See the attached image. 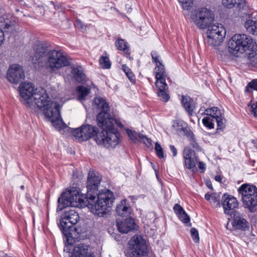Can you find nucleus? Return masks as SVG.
<instances>
[{
	"label": "nucleus",
	"instance_id": "obj_55",
	"mask_svg": "<svg viewBox=\"0 0 257 257\" xmlns=\"http://www.w3.org/2000/svg\"><path fill=\"white\" fill-rule=\"evenodd\" d=\"M215 180L216 181H218V182H220L221 181V177L219 175H217L215 177Z\"/></svg>",
	"mask_w": 257,
	"mask_h": 257
},
{
	"label": "nucleus",
	"instance_id": "obj_50",
	"mask_svg": "<svg viewBox=\"0 0 257 257\" xmlns=\"http://www.w3.org/2000/svg\"><path fill=\"white\" fill-rule=\"evenodd\" d=\"M122 68L125 74L128 73L131 71L130 69L126 65H123Z\"/></svg>",
	"mask_w": 257,
	"mask_h": 257
},
{
	"label": "nucleus",
	"instance_id": "obj_7",
	"mask_svg": "<svg viewBox=\"0 0 257 257\" xmlns=\"http://www.w3.org/2000/svg\"><path fill=\"white\" fill-rule=\"evenodd\" d=\"M241 195L243 205L251 209L257 205V188L253 185L243 184L238 189Z\"/></svg>",
	"mask_w": 257,
	"mask_h": 257
},
{
	"label": "nucleus",
	"instance_id": "obj_51",
	"mask_svg": "<svg viewBox=\"0 0 257 257\" xmlns=\"http://www.w3.org/2000/svg\"><path fill=\"white\" fill-rule=\"evenodd\" d=\"M71 247H72V245L70 243V244L69 243L65 247L64 250L65 251L69 252L71 249Z\"/></svg>",
	"mask_w": 257,
	"mask_h": 257
},
{
	"label": "nucleus",
	"instance_id": "obj_57",
	"mask_svg": "<svg viewBox=\"0 0 257 257\" xmlns=\"http://www.w3.org/2000/svg\"><path fill=\"white\" fill-rule=\"evenodd\" d=\"M49 4H50V6H53V7H55V6H54V3H53V2H50Z\"/></svg>",
	"mask_w": 257,
	"mask_h": 257
},
{
	"label": "nucleus",
	"instance_id": "obj_17",
	"mask_svg": "<svg viewBox=\"0 0 257 257\" xmlns=\"http://www.w3.org/2000/svg\"><path fill=\"white\" fill-rule=\"evenodd\" d=\"M183 157L185 165L187 169L192 171L196 169V164L198 158L194 151L187 148L185 149L183 151Z\"/></svg>",
	"mask_w": 257,
	"mask_h": 257
},
{
	"label": "nucleus",
	"instance_id": "obj_54",
	"mask_svg": "<svg viewBox=\"0 0 257 257\" xmlns=\"http://www.w3.org/2000/svg\"><path fill=\"white\" fill-rule=\"evenodd\" d=\"M199 168L201 170H204L205 164L202 162H199Z\"/></svg>",
	"mask_w": 257,
	"mask_h": 257
},
{
	"label": "nucleus",
	"instance_id": "obj_49",
	"mask_svg": "<svg viewBox=\"0 0 257 257\" xmlns=\"http://www.w3.org/2000/svg\"><path fill=\"white\" fill-rule=\"evenodd\" d=\"M170 149L171 151L173 152V156H176L177 155V150L175 148V147L173 145H171L170 146Z\"/></svg>",
	"mask_w": 257,
	"mask_h": 257
},
{
	"label": "nucleus",
	"instance_id": "obj_56",
	"mask_svg": "<svg viewBox=\"0 0 257 257\" xmlns=\"http://www.w3.org/2000/svg\"><path fill=\"white\" fill-rule=\"evenodd\" d=\"M206 185L208 188H210L211 189H212V186L210 182H207L206 183Z\"/></svg>",
	"mask_w": 257,
	"mask_h": 257
},
{
	"label": "nucleus",
	"instance_id": "obj_44",
	"mask_svg": "<svg viewBox=\"0 0 257 257\" xmlns=\"http://www.w3.org/2000/svg\"><path fill=\"white\" fill-rule=\"evenodd\" d=\"M251 111L253 115L257 117V101L253 103L251 105Z\"/></svg>",
	"mask_w": 257,
	"mask_h": 257
},
{
	"label": "nucleus",
	"instance_id": "obj_35",
	"mask_svg": "<svg viewBox=\"0 0 257 257\" xmlns=\"http://www.w3.org/2000/svg\"><path fill=\"white\" fill-rule=\"evenodd\" d=\"M184 10H189L193 5L194 0H178Z\"/></svg>",
	"mask_w": 257,
	"mask_h": 257
},
{
	"label": "nucleus",
	"instance_id": "obj_32",
	"mask_svg": "<svg viewBox=\"0 0 257 257\" xmlns=\"http://www.w3.org/2000/svg\"><path fill=\"white\" fill-rule=\"evenodd\" d=\"M215 121L217 123V130H222L225 127L226 120L221 114L215 118Z\"/></svg>",
	"mask_w": 257,
	"mask_h": 257
},
{
	"label": "nucleus",
	"instance_id": "obj_25",
	"mask_svg": "<svg viewBox=\"0 0 257 257\" xmlns=\"http://www.w3.org/2000/svg\"><path fill=\"white\" fill-rule=\"evenodd\" d=\"M158 88V96L160 100L167 102L170 98V96L168 92V87L166 83H162L160 86H156Z\"/></svg>",
	"mask_w": 257,
	"mask_h": 257
},
{
	"label": "nucleus",
	"instance_id": "obj_4",
	"mask_svg": "<svg viewBox=\"0 0 257 257\" xmlns=\"http://www.w3.org/2000/svg\"><path fill=\"white\" fill-rule=\"evenodd\" d=\"M103 114H100L98 116V126L102 130L98 132L94 140L100 146L108 149L115 148L121 142L120 135L116 129L114 128L113 120L107 119L104 122L102 117Z\"/></svg>",
	"mask_w": 257,
	"mask_h": 257
},
{
	"label": "nucleus",
	"instance_id": "obj_5",
	"mask_svg": "<svg viewBox=\"0 0 257 257\" xmlns=\"http://www.w3.org/2000/svg\"><path fill=\"white\" fill-rule=\"evenodd\" d=\"M253 40L250 36L244 34H235L228 42V50L231 55L239 57L251 48Z\"/></svg>",
	"mask_w": 257,
	"mask_h": 257
},
{
	"label": "nucleus",
	"instance_id": "obj_23",
	"mask_svg": "<svg viewBox=\"0 0 257 257\" xmlns=\"http://www.w3.org/2000/svg\"><path fill=\"white\" fill-rule=\"evenodd\" d=\"M132 209L126 205V200H122L115 208L116 213L121 216H127L131 213Z\"/></svg>",
	"mask_w": 257,
	"mask_h": 257
},
{
	"label": "nucleus",
	"instance_id": "obj_24",
	"mask_svg": "<svg viewBox=\"0 0 257 257\" xmlns=\"http://www.w3.org/2000/svg\"><path fill=\"white\" fill-rule=\"evenodd\" d=\"M181 102L189 114L192 115L195 108V104L194 101L189 96H182Z\"/></svg>",
	"mask_w": 257,
	"mask_h": 257
},
{
	"label": "nucleus",
	"instance_id": "obj_33",
	"mask_svg": "<svg viewBox=\"0 0 257 257\" xmlns=\"http://www.w3.org/2000/svg\"><path fill=\"white\" fill-rule=\"evenodd\" d=\"M211 205L214 208L220 206L219 194H212V198L209 201Z\"/></svg>",
	"mask_w": 257,
	"mask_h": 257
},
{
	"label": "nucleus",
	"instance_id": "obj_30",
	"mask_svg": "<svg viewBox=\"0 0 257 257\" xmlns=\"http://www.w3.org/2000/svg\"><path fill=\"white\" fill-rule=\"evenodd\" d=\"M126 44V42L121 39H118L115 42V46L117 49L123 51L124 53L128 54V49Z\"/></svg>",
	"mask_w": 257,
	"mask_h": 257
},
{
	"label": "nucleus",
	"instance_id": "obj_53",
	"mask_svg": "<svg viewBox=\"0 0 257 257\" xmlns=\"http://www.w3.org/2000/svg\"><path fill=\"white\" fill-rule=\"evenodd\" d=\"M212 196V194L210 195L208 193H206L205 195V198L208 200V201H210Z\"/></svg>",
	"mask_w": 257,
	"mask_h": 257
},
{
	"label": "nucleus",
	"instance_id": "obj_13",
	"mask_svg": "<svg viewBox=\"0 0 257 257\" xmlns=\"http://www.w3.org/2000/svg\"><path fill=\"white\" fill-rule=\"evenodd\" d=\"M25 77L22 67L17 64L12 65L7 72L8 80L13 83L18 84L22 82Z\"/></svg>",
	"mask_w": 257,
	"mask_h": 257
},
{
	"label": "nucleus",
	"instance_id": "obj_41",
	"mask_svg": "<svg viewBox=\"0 0 257 257\" xmlns=\"http://www.w3.org/2000/svg\"><path fill=\"white\" fill-rule=\"evenodd\" d=\"M152 57L154 62L156 63V66L159 65V63H162L159 60V56L156 52L153 51L151 53Z\"/></svg>",
	"mask_w": 257,
	"mask_h": 257
},
{
	"label": "nucleus",
	"instance_id": "obj_34",
	"mask_svg": "<svg viewBox=\"0 0 257 257\" xmlns=\"http://www.w3.org/2000/svg\"><path fill=\"white\" fill-rule=\"evenodd\" d=\"M99 63L102 68L108 69L111 66V63L107 57L101 56L99 59Z\"/></svg>",
	"mask_w": 257,
	"mask_h": 257
},
{
	"label": "nucleus",
	"instance_id": "obj_19",
	"mask_svg": "<svg viewBox=\"0 0 257 257\" xmlns=\"http://www.w3.org/2000/svg\"><path fill=\"white\" fill-rule=\"evenodd\" d=\"M116 226L120 232L125 233L134 229L136 224L134 220L132 218L129 217L121 220H117Z\"/></svg>",
	"mask_w": 257,
	"mask_h": 257
},
{
	"label": "nucleus",
	"instance_id": "obj_14",
	"mask_svg": "<svg viewBox=\"0 0 257 257\" xmlns=\"http://www.w3.org/2000/svg\"><path fill=\"white\" fill-rule=\"evenodd\" d=\"M221 204L225 214L231 215L234 210L238 205V203L234 197L227 194H224L222 197Z\"/></svg>",
	"mask_w": 257,
	"mask_h": 257
},
{
	"label": "nucleus",
	"instance_id": "obj_28",
	"mask_svg": "<svg viewBox=\"0 0 257 257\" xmlns=\"http://www.w3.org/2000/svg\"><path fill=\"white\" fill-rule=\"evenodd\" d=\"M90 89L80 85L77 88V99L82 101L84 100L86 96L90 93Z\"/></svg>",
	"mask_w": 257,
	"mask_h": 257
},
{
	"label": "nucleus",
	"instance_id": "obj_22",
	"mask_svg": "<svg viewBox=\"0 0 257 257\" xmlns=\"http://www.w3.org/2000/svg\"><path fill=\"white\" fill-rule=\"evenodd\" d=\"M222 3L224 7L228 9L236 6L239 11L243 9L246 6L245 0H222Z\"/></svg>",
	"mask_w": 257,
	"mask_h": 257
},
{
	"label": "nucleus",
	"instance_id": "obj_18",
	"mask_svg": "<svg viewBox=\"0 0 257 257\" xmlns=\"http://www.w3.org/2000/svg\"><path fill=\"white\" fill-rule=\"evenodd\" d=\"M173 128L179 135H185L194 139V134L191 132L187 123L182 120H176L173 121Z\"/></svg>",
	"mask_w": 257,
	"mask_h": 257
},
{
	"label": "nucleus",
	"instance_id": "obj_6",
	"mask_svg": "<svg viewBox=\"0 0 257 257\" xmlns=\"http://www.w3.org/2000/svg\"><path fill=\"white\" fill-rule=\"evenodd\" d=\"M191 20L197 28L203 30L213 24L214 21V15L210 10L201 8L192 13Z\"/></svg>",
	"mask_w": 257,
	"mask_h": 257
},
{
	"label": "nucleus",
	"instance_id": "obj_2",
	"mask_svg": "<svg viewBox=\"0 0 257 257\" xmlns=\"http://www.w3.org/2000/svg\"><path fill=\"white\" fill-rule=\"evenodd\" d=\"M32 61L39 67L45 66L51 72H56L70 64L66 54L60 51L50 50L46 44L42 42L35 44Z\"/></svg>",
	"mask_w": 257,
	"mask_h": 257
},
{
	"label": "nucleus",
	"instance_id": "obj_1",
	"mask_svg": "<svg viewBox=\"0 0 257 257\" xmlns=\"http://www.w3.org/2000/svg\"><path fill=\"white\" fill-rule=\"evenodd\" d=\"M101 179L100 176L90 171L87 177L86 195H80L76 187L70 188L63 192L58 198L57 210L60 211L68 206H81L85 199L88 202V208L94 214L102 216L107 214L113 205L114 198L113 193L108 190L97 193Z\"/></svg>",
	"mask_w": 257,
	"mask_h": 257
},
{
	"label": "nucleus",
	"instance_id": "obj_43",
	"mask_svg": "<svg viewBox=\"0 0 257 257\" xmlns=\"http://www.w3.org/2000/svg\"><path fill=\"white\" fill-rule=\"evenodd\" d=\"M75 26L77 28L82 30H85L86 29V27L83 25L82 22L79 20L76 21Z\"/></svg>",
	"mask_w": 257,
	"mask_h": 257
},
{
	"label": "nucleus",
	"instance_id": "obj_3",
	"mask_svg": "<svg viewBox=\"0 0 257 257\" xmlns=\"http://www.w3.org/2000/svg\"><path fill=\"white\" fill-rule=\"evenodd\" d=\"M31 98H32L33 105L30 108L34 109L37 107L42 109L45 117L55 127L66 126L60 117L59 104L51 101L44 89H36Z\"/></svg>",
	"mask_w": 257,
	"mask_h": 257
},
{
	"label": "nucleus",
	"instance_id": "obj_37",
	"mask_svg": "<svg viewBox=\"0 0 257 257\" xmlns=\"http://www.w3.org/2000/svg\"><path fill=\"white\" fill-rule=\"evenodd\" d=\"M250 89L257 91V79H253L250 82L247 84L245 91L250 92Z\"/></svg>",
	"mask_w": 257,
	"mask_h": 257
},
{
	"label": "nucleus",
	"instance_id": "obj_10",
	"mask_svg": "<svg viewBox=\"0 0 257 257\" xmlns=\"http://www.w3.org/2000/svg\"><path fill=\"white\" fill-rule=\"evenodd\" d=\"M128 257H142L147 252V246L141 236L135 235L129 241Z\"/></svg>",
	"mask_w": 257,
	"mask_h": 257
},
{
	"label": "nucleus",
	"instance_id": "obj_20",
	"mask_svg": "<svg viewBox=\"0 0 257 257\" xmlns=\"http://www.w3.org/2000/svg\"><path fill=\"white\" fill-rule=\"evenodd\" d=\"M233 227L237 229L245 230L248 228V223L239 214L235 212L231 222Z\"/></svg>",
	"mask_w": 257,
	"mask_h": 257
},
{
	"label": "nucleus",
	"instance_id": "obj_36",
	"mask_svg": "<svg viewBox=\"0 0 257 257\" xmlns=\"http://www.w3.org/2000/svg\"><path fill=\"white\" fill-rule=\"evenodd\" d=\"M155 150L156 151V154L158 156V157L160 158H164V152L163 151V149L159 143L156 142L155 143Z\"/></svg>",
	"mask_w": 257,
	"mask_h": 257
},
{
	"label": "nucleus",
	"instance_id": "obj_27",
	"mask_svg": "<svg viewBox=\"0 0 257 257\" xmlns=\"http://www.w3.org/2000/svg\"><path fill=\"white\" fill-rule=\"evenodd\" d=\"M246 31L253 35H257V21L252 20H247L244 23Z\"/></svg>",
	"mask_w": 257,
	"mask_h": 257
},
{
	"label": "nucleus",
	"instance_id": "obj_11",
	"mask_svg": "<svg viewBox=\"0 0 257 257\" xmlns=\"http://www.w3.org/2000/svg\"><path fill=\"white\" fill-rule=\"evenodd\" d=\"M79 220L78 213L74 210L66 211L60 221L59 227L62 233L67 237L70 234L69 229Z\"/></svg>",
	"mask_w": 257,
	"mask_h": 257
},
{
	"label": "nucleus",
	"instance_id": "obj_39",
	"mask_svg": "<svg viewBox=\"0 0 257 257\" xmlns=\"http://www.w3.org/2000/svg\"><path fill=\"white\" fill-rule=\"evenodd\" d=\"M178 216L184 223H187L190 222V217L186 214L185 211L182 212L180 214L178 215Z\"/></svg>",
	"mask_w": 257,
	"mask_h": 257
},
{
	"label": "nucleus",
	"instance_id": "obj_9",
	"mask_svg": "<svg viewBox=\"0 0 257 257\" xmlns=\"http://www.w3.org/2000/svg\"><path fill=\"white\" fill-rule=\"evenodd\" d=\"M64 124L66 126L56 128L60 130L62 129L70 130L75 139L79 141H86L93 137H96L98 134L97 132V128L91 125H82L77 128H71L68 127L65 123Z\"/></svg>",
	"mask_w": 257,
	"mask_h": 257
},
{
	"label": "nucleus",
	"instance_id": "obj_47",
	"mask_svg": "<svg viewBox=\"0 0 257 257\" xmlns=\"http://www.w3.org/2000/svg\"><path fill=\"white\" fill-rule=\"evenodd\" d=\"M5 39L4 37V32L1 29H0V46L2 45L3 42Z\"/></svg>",
	"mask_w": 257,
	"mask_h": 257
},
{
	"label": "nucleus",
	"instance_id": "obj_38",
	"mask_svg": "<svg viewBox=\"0 0 257 257\" xmlns=\"http://www.w3.org/2000/svg\"><path fill=\"white\" fill-rule=\"evenodd\" d=\"M191 235L192 239L195 242L199 243V236L197 230L195 228H192L190 230Z\"/></svg>",
	"mask_w": 257,
	"mask_h": 257
},
{
	"label": "nucleus",
	"instance_id": "obj_42",
	"mask_svg": "<svg viewBox=\"0 0 257 257\" xmlns=\"http://www.w3.org/2000/svg\"><path fill=\"white\" fill-rule=\"evenodd\" d=\"M173 209L177 215L180 214L182 212L184 211L183 208L178 204H176L174 206Z\"/></svg>",
	"mask_w": 257,
	"mask_h": 257
},
{
	"label": "nucleus",
	"instance_id": "obj_58",
	"mask_svg": "<svg viewBox=\"0 0 257 257\" xmlns=\"http://www.w3.org/2000/svg\"><path fill=\"white\" fill-rule=\"evenodd\" d=\"M21 188L22 189H24V186L23 185L21 186Z\"/></svg>",
	"mask_w": 257,
	"mask_h": 257
},
{
	"label": "nucleus",
	"instance_id": "obj_40",
	"mask_svg": "<svg viewBox=\"0 0 257 257\" xmlns=\"http://www.w3.org/2000/svg\"><path fill=\"white\" fill-rule=\"evenodd\" d=\"M212 117L215 118L221 114V111L217 107H213L211 108Z\"/></svg>",
	"mask_w": 257,
	"mask_h": 257
},
{
	"label": "nucleus",
	"instance_id": "obj_16",
	"mask_svg": "<svg viewBox=\"0 0 257 257\" xmlns=\"http://www.w3.org/2000/svg\"><path fill=\"white\" fill-rule=\"evenodd\" d=\"M94 105L97 108L101 109V112H100L97 116V124H98V116L100 114H103L104 115L102 117V119L104 121V122H107V119H110L111 120H113V118L108 113V111L109 110V107L108 103H107L105 100L100 97H96L94 100Z\"/></svg>",
	"mask_w": 257,
	"mask_h": 257
},
{
	"label": "nucleus",
	"instance_id": "obj_8",
	"mask_svg": "<svg viewBox=\"0 0 257 257\" xmlns=\"http://www.w3.org/2000/svg\"><path fill=\"white\" fill-rule=\"evenodd\" d=\"M206 32V42L211 46L219 45L226 35V30L221 24H211Z\"/></svg>",
	"mask_w": 257,
	"mask_h": 257
},
{
	"label": "nucleus",
	"instance_id": "obj_52",
	"mask_svg": "<svg viewBox=\"0 0 257 257\" xmlns=\"http://www.w3.org/2000/svg\"><path fill=\"white\" fill-rule=\"evenodd\" d=\"M205 114L208 115H210V116H212L211 108L206 109L205 110Z\"/></svg>",
	"mask_w": 257,
	"mask_h": 257
},
{
	"label": "nucleus",
	"instance_id": "obj_29",
	"mask_svg": "<svg viewBox=\"0 0 257 257\" xmlns=\"http://www.w3.org/2000/svg\"><path fill=\"white\" fill-rule=\"evenodd\" d=\"M127 134L130 140L134 142L137 141H142L144 140L145 136L143 135L137 133L136 132L132 131L131 130H126Z\"/></svg>",
	"mask_w": 257,
	"mask_h": 257
},
{
	"label": "nucleus",
	"instance_id": "obj_48",
	"mask_svg": "<svg viewBox=\"0 0 257 257\" xmlns=\"http://www.w3.org/2000/svg\"><path fill=\"white\" fill-rule=\"evenodd\" d=\"M190 140L192 141L191 145L193 147V148L198 149L199 148V145L197 143H196L195 141V138L194 137V139L193 140L190 137H189Z\"/></svg>",
	"mask_w": 257,
	"mask_h": 257
},
{
	"label": "nucleus",
	"instance_id": "obj_21",
	"mask_svg": "<svg viewBox=\"0 0 257 257\" xmlns=\"http://www.w3.org/2000/svg\"><path fill=\"white\" fill-rule=\"evenodd\" d=\"M155 72L156 79V86H160L162 83H166L165 78L167 77V74L162 63H159V65L156 67Z\"/></svg>",
	"mask_w": 257,
	"mask_h": 257
},
{
	"label": "nucleus",
	"instance_id": "obj_26",
	"mask_svg": "<svg viewBox=\"0 0 257 257\" xmlns=\"http://www.w3.org/2000/svg\"><path fill=\"white\" fill-rule=\"evenodd\" d=\"M71 73L74 79L79 83L82 82L85 79V75L81 67L72 68Z\"/></svg>",
	"mask_w": 257,
	"mask_h": 257
},
{
	"label": "nucleus",
	"instance_id": "obj_46",
	"mask_svg": "<svg viewBox=\"0 0 257 257\" xmlns=\"http://www.w3.org/2000/svg\"><path fill=\"white\" fill-rule=\"evenodd\" d=\"M126 75L132 82H135V77L134 74L132 73L131 71L128 72V73H126Z\"/></svg>",
	"mask_w": 257,
	"mask_h": 257
},
{
	"label": "nucleus",
	"instance_id": "obj_15",
	"mask_svg": "<svg viewBox=\"0 0 257 257\" xmlns=\"http://www.w3.org/2000/svg\"><path fill=\"white\" fill-rule=\"evenodd\" d=\"M0 27L4 33L14 34L16 32L17 25L13 17L10 15H4L0 17Z\"/></svg>",
	"mask_w": 257,
	"mask_h": 257
},
{
	"label": "nucleus",
	"instance_id": "obj_45",
	"mask_svg": "<svg viewBox=\"0 0 257 257\" xmlns=\"http://www.w3.org/2000/svg\"><path fill=\"white\" fill-rule=\"evenodd\" d=\"M143 142L145 145L148 147H150L152 146V141L151 139L148 138L145 136L144 140H142Z\"/></svg>",
	"mask_w": 257,
	"mask_h": 257
},
{
	"label": "nucleus",
	"instance_id": "obj_31",
	"mask_svg": "<svg viewBox=\"0 0 257 257\" xmlns=\"http://www.w3.org/2000/svg\"><path fill=\"white\" fill-rule=\"evenodd\" d=\"M215 118L212 116H206L203 118V124L209 129L214 128V121Z\"/></svg>",
	"mask_w": 257,
	"mask_h": 257
},
{
	"label": "nucleus",
	"instance_id": "obj_12",
	"mask_svg": "<svg viewBox=\"0 0 257 257\" xmlns=\"http://www.w3.org/2000/svg\"><path fill=\"white\" fill-rule=\"evenodd\" d=\"M34 87L31 83H24L20 86V94L21 101L27 107H32V95L34 93Z\"/></svg>",
	"mask_w": 257,
	"mask_h": 257
}]
</instances>
